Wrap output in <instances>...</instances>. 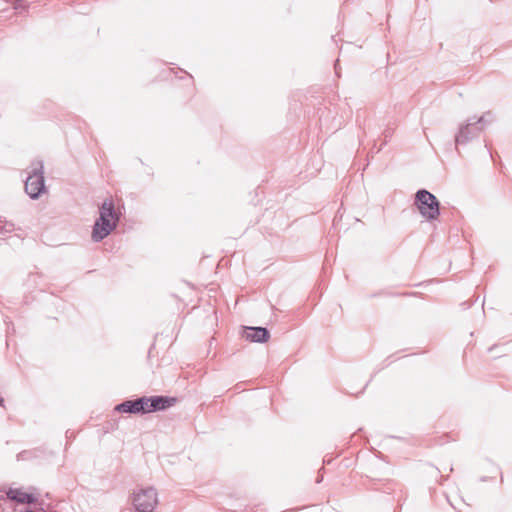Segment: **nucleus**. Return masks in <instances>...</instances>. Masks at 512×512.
<instances>
[{"instance_id":"1","label":"nucleus","mask_w":512,"mask_h":512,"mask_svg":"<svg viewBox=\"0 0 512 512\" xmlns=\"http://www.w3.org/2000/svg\"><path fill=\"white\" fill-rule=\"evenodd\" d=\"M99 214L92 230V240L94 242H100L106 238L116 228L119 221V216L111 199H106L102 203Z\"/></svg>"},{"instance_id":"2","label":"nucleus","mask_w":512,"mask_h":512,"mask_svg":"<svg viewBox=\"0 0 512 512\" xmlns=\"http://www.w3.org/2000/svg\"><path fill=\"white\" fill-rule=\"evenodd\" d=\"M494 120L491 112L484 113L480 118L472 117L465 124H461L459 131L455 136L456 147L468 143L470 140L479 136L483 129Z\"/></svg>"},{"instance_id":"3","label":"nucleus","mask_w":512,"mask_h":512,"mask_svg":"<svg viewBox=\"0 0 512 512\" xmlns=\"http://www.w3.org/2000/svg\"><path fill=\"white\" fill-rule=\"evenodd\" d=\"M415 205L421 216L428 221L436 220L440 215V203L429 191L420 189L415 195Z\"/></svg>"},{"instance_id":"4","label":"nucleus","mask_w":512,"mask_h":512,"mask_svg":"<svg viewBox=\"0 0 512 512\" xmlns=\"http://www.w3.org/2000/svg\"><path fill=\"white\" fill-rule=\"evenodd\" d=\"M43 174V162L40 160L33 161L31 171L25 181V191L32 199H37L45 189Z\"/></svg>"},{"instance_id":"5","label":"nucleus","mask_w":512,"mask_h":512,"mask_svg":"<svg viewBox=\"0 0 512 512\" xmlns=\"http://www.w3.org/2000/svg\"><path fill=\"white\" fill-rule=\"evenodd\" d=\"M158 504V495L154 488H140L133 493V505L137 512H152Z\"/></svg>"},{"instance_id":"6","label":"nucleus","mask_w":512,"mask_h":512,"mask_svg":"<svg viewBox=\"0 0 512 512\" xmlns=\"http://www.w3.org/2000/svg\"><path fill=\"white\" fill-rule=\"evenodd\" d=\"M143 399L146 402V405H144L145 413L164 410L176 401L175 398L165 396L143 397Z\"/></svg>"},{"instance_id":"7","label":"nucleus","mask_w":512,"mask_h":512,"mask_svg":"<svg viewBox=\"0 0 512 512\" xmlns=\"http://www.w3.org/2000/svg\"><path fill=\"white\" fill-rule=\"evenodd\" d=\"M144 405H146V402L144 401L143 397L135 399V400H127L120 404H118L115 407V410L121 413H143L145 414V408Z\"/></svg>"},{"instance_id":"8","label":"nucleus","mask_w":512,"mask_h":512,"mask_svg":"<svg viewBox=\"0 0 512 512\" xmlns=\"http://www.w3.org/2000/svg\"><path fill=\"white\" fill-rule=\"evenodd\" d=\"M244 336L250 342L264 343L269 339V331L264 327H246Z\"/></svg>"},{"instance_id":"9","label":"nucleus","mask_w":512,"mask_h":512,"mask_svg":"<svg viewBox=\"0 0 512 512\" xmlns=\"http://www.w3.org/2000/svg\"><path fill=\"white\" fill-rule=\"evenodd\" d=\"M7 497L10 500L16 501L21 504H30L33 503L35 500L32 494H29L18 488H10L7 491Z\"/></svg>"},{"instance_id":"10","label":"nucleus","mask_w":512,"mask_h":512,"mask_svg":"<svg viewBox=\"0 0 512 512\" xmlns=\"http://www.w3.org/2000/svg\"><path fill=\"white\" fill-rule=\"evenodd\" d=\"M24 0H17L14 4L15 10L25 9Z\"/></svg>"},{"instance_id":"11","label":"nucleus","mask_w":512,"mask_h":512,"mask_svg":"<svg viewBox=\"0 0 512 512\" xmlns=\"http://www.w3.org/2000/svg\"><path fill=\"white\" fill-rule=\"evenodd\" d=\"M0 406H4V398L3 397H0Z\"/></svg>"}]
</instances>
